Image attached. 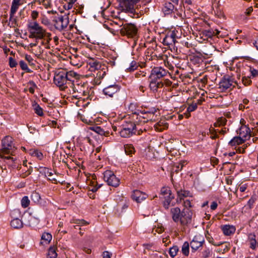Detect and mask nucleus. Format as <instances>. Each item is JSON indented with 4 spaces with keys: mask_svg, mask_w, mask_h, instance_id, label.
Returning a JSON list of instances; mask_svg holds the SVG:
<instances>
[{
    "mask_svg": "<svg viewBox=\"0 0 258 258\" xmlns=\"http://www.w3.org/2000/svg\"><path fill=\"white\" fill-rule=\"evenodd\" d=\"M140 0H118L119 7L125 12L133 13L135 11V6Z\"/></svg>",
    "mask_w": 258,
    "mask_h": 258,
    "instance_id": "nucleus-6",
    "label": "nucleus"
},
{
    "mask_svg": "<svg viewBox=\"0 0 258 258\" xmlns=\"http://www.w3.org/2000/svg\"><path fill=\"white\" fill-rule=\"evenodd\" d=\"M176 6H177L172 4L170 2H165L162 8V12L164 14V16L173 14H174V17L176 18V15L178 16H180L181 14L179 13Z\"/></svg>",
    "mask_w": 258,
    "mask_h": 258,
    "instance_id": "nucleus-10",
    "label": "nucleus"
},
{
    "mask_svg": "<svg viewBox=\"0 0 258 258\" xmlns=\"http://www.w3.org/2000/svg\"><path fill=\"white\" fill-rule=\"evenodd\" d=\"M134 114H137V116H139L137 117V118H139L140 121H143V122H147L149 120H155L156 117V115H152V112H150L149 114H148L145 113V112L143 111H140V113L135 112Z\"/></svg>",
    "mask_w": 258,
    "mask_h": 258,
    "instance_id": "nucleus-15",
    "label": "nucleus"
},
{
    "mask_svg": "<svg viewBox=\"0 0 258 258\" xmlns=\"http://www.w3.org/2000/svg\"><path fill=\"white\" fill-rule=\"evenodd\" d=\"M189 243L187 241H185L183 243L181 247V252L182 254L186 256L189 255Z\"/></svg>",
    "mask_w": 258,
    "mask_h": 258,
    "instance_id": "nucleus-32",
    "label": "nucleus"
},
{
    "mask_svg": "<svg viewBox=\"0 0 258 258\" xmlns=\"http://www.w3.org/2000/svg\"><path fill=\"white\" fill-rule=\"evenodd\" d=\"M136 131L132 130L131 128L122 127V128L119 132L120 135L122 138H128L133 134H136Z\"/></svg>",
    "mask_w": 258,
    "mask_h": 258,
    "instance_id": "nucleus-21",
    "label": "nucleus"
},
{
    "mask_svg": "<svg viewBox=\"0 0 258 258\" xmlns=\"http://www.w3.org/2000/svg\"><path fill=\"white\" fill-rule=\"evenodd\" d=\"M56 249V247H50L48 251L47 258H56L57 255Z\"/></svg>",
    "mask_w": 258,
    "mask_h": 258,
    "instance_id": "nucleus-34",
    "label": "nucleus"
},
{
    "mask_svg": "<svg viewBox=\"0 0 258 258\" xmlns=\"http://www.w3.org/2000/svg\"><path fill=\"white\" fill-rule=\"evenodd\" d=\"M177 195L176 202L177 203H181L185 198L192 197V194L190 191L182 189L177 191Z\"/></svg>",
    "mask_w": 258,
    "mask_h": 258,
    "instance_id": "nucleus-18",
    "label": "nucleus"
},
{
    "mask_svg": "<svg viewBox=\"0 0 258 258\" xmlns=\"http://www.w3.org/2000/svg\"><path fill=\"white\" fill-rule=\"evenodd\" d=\"M176 37L174 31L169 32L163 38L162 43L164 45L173 46L176 42Z\"/></svg>",
    "mask_w": 258,
    "mask_h": 258,
    "instance_id": "nucleus-14",
    "label": "nucleus"
},
{
    "mask_svg": "<svg viewBox=\"0 0 258 258\" xmlns=\"http://www.w3.org/2000/svg\"><path fill=\"white\" fill-rule=\"evenodd\" d=\"M233 83L237 84L232 77L229 76H224L219 83V89L221 92H225L227 89L231 88V87L232 88L235 87Z\"/></svg>",
    "mask_w": 258,
    "mask_h": 258,
    "instance_id": "nucleus-5",
    "label": "nucleus"
},
{
    "mask_svg": "<svg viewBox=\"0 0 258 258\" xmlns=\"http://www.w3.org/2000/svg\"><path fill=\"white\" fill-rule=\"evenodd\" d=\"M32 155L37 157L39 160H41L43 157L42 153L38 150H34L32 153Z\"/></svg>",
    "mask_w": 258,
    "mask_h": 258,
    "instance_id": "nucleus-53",
    "label": "nucleus"
},
{
    "mask_svg": "<svg viewBox=\"0 0 258 258\" xmlns=\"http://www.w3.org/2000/svg\"><path fill=\"white\" fill-rule=\"evenodd\" d=\"M91 130L94 131L98 134L101 136H104L107 137L109 135V131L108 130H105L99 126H94L90 127Z\"/></svg>",
    "mask_w": 258,
    "mask_h": 258,
    "instance_id": "nucleus-22",
    "label": "nucleus"
},
{
    "mask_svg": "<svg viewBox=\"0 0 258 258\" xmlns=\"http://www.w3.org/2000/svg\"><path fill=\"white\" fill-rule=\"evenodd\" d=\"M21 206L23 208H26L30 205V200L27 196H24L21 201Z\"/></svg>",
    "mask_w": 258,
    "mask_h": 258,
    "instance_id": "nucleus-41",
    "label": "nucleus"
},
{
    "mask_svg": "<svg viewBox=\"0 0 258 258\" xmlns=\"http://www.w3.org/2000/svg\"><path fill=\"white\" fill-rule=\"evenodd\" d=\"M69 87L73 89V93H78L83 95H86V91L83 89L84 85L80 86L79 84H77L76 86L74 83H69Z\"/></svg>",
    "mask_w": 258,
    "mask_h": 258,
    "instance_id": "nucleus-20",
    "label": "nucleus"
},
{
    "mask_svg": "<svg viewBox=\"0 0 258 258\" xmlns=\"http://www.w3.org/2000/svg\"><path fill=\"white\" fill-rule=\"evenodd\" d=\"M104 179L108 185L117 187L120 183V180L111 170H106L104 172Z\"/></svg>",
    "mask_w": 258,
    "mask_h": 258,
    "instance_id": "nucleus-8",
    "label": "nucleus"
},
{
    "mask_svg": "<svg viewBox=\"0 0 258 258\" xmlns=\"http://www.w3.org/2000/svg\"><path fill=\"white\" fill-rule=\"evenodd\" d=\"M219 33V32L218 30H217V32L215 33L212 29L206 30L203 32L204 35L209 38H211L212 36L218 34Z\"/></svg>",
    "mask_w": 258,
    "mask_h": 258,
    "instance_id": "nucleus-39",
    "label": "nucleus"
},
{
    "mask_svg": "<svg viewBox=\"0 0 258 258\" xmlns=\"http://www.w3.org/2000/svg\"><path fill=\"white\" fill-rule=\"evenodd\" d=\"M147 197V195L139 190H135L132 195V199L137 203H141L145 200Z\"/></svg>",
    "mask_w": 258,
    "mask_h": 258,
    "instance_id": "nucleus-19",
    "label": "nucleus"
},
{
    "mask_svg": "<svg viewBox=\"0 0 258 258\" xmlns=\"http://www.w3.org/2000/svg\"><path fill=\"white\" fill-rule=\"evenodd\" d=\"M25 59L28 62L29 64L31 66H35V61L34 60L33 58L31 55L26 54L25 56Z\"/></svg>",
    "mask_w": 258,
    "mask_h": 258,
    "instance_id": "nucleus-48",
    "label": "nucleus"
},
{
    "mask_svg": "<svg viewBox=\"0 0 258 258\" xmlns=\"http://www.w3.org/2000/svg\"><path fill=\"white\" fill-rule=\"evenodd\" d=\"M106 75V73L105 71H99L98 72V73H97V76H96V83L97 82V80L98 79H102L103 78V77H104V76H105Z\"/></svg>",
    "mask_w": 258,
    "mask_h": 258,
    "instance_id": "nucleus-56",
    "label": "nucleus"
},
{
    "mask_svg": "<svg viewBox=\"0 0 258 258\" xmlns=\"http://www.w3.org/2000/svg\"><path fill=\"white\" fill-rule=\"evenodd\" d=\"M222 230L225 235H230L233 234L235 231V228L234 226L230 225H225L222 226Z\"/></svg>",
    "mask_w": 258,
    "mask_h": 258,
    "instance_id": "nucleus-23",
    "label": "nucleus"
},
{
    "mask_svg": "<svg viewBox=\"0 0 258 258\" xmlns=\"http://www.w3.org/2000/svg\"><path fill=\"white\" fill-rule=\"evenodd\" d=\"M11 225L15 229H19L23 227V222L19 218H14L11 222Z\"/></svg>",
    "mask_w": 258,
    "mask_h": 258,
    "instance_id": "nucleus-29",
    "label": "nucleus"
},
{
    "mask_svg": "<svg viewBox=\"0 0 258 258\" xmlns=\"http://www.w3.org/2000/svg\"><path fill=\"white\" fill-rule=\"evenodd\" d=\"M164 228L162 226L161 227H158L155 229H154L153 230H155L156 232H157L158 233H162L164 231Z\"/></svg>",
    "mask_w": 258,
    "mask_h": 258,
    "instance_id": "nucleus-63",
    "label": "nucleus"
},
{
    "mask_svg": "<svg viewBox=\"0 0 258 258\" xmlns=\"http://www.w3.org/2000/svg\"><path fill=\"white\" fill-rule=\"evenodd\" d=\"M255 235L252 233H250L248 235V241H253L254 240H255Z\"/></svg>",
    "mask_w": 258,
    "mask_h": 258,
    "instance_id": "nucleus-64",
    "label": "nucleus"
},
{
    "mask_svg": "<svg viewBox=\"0 0 258 258\" xmlns=\"http://www.w3.org/2000/svg\"><path fill=\"white\" fill-rule=\"evenodd\" d=\"M19 65L22 70L25 71L27 73H32V71L29 69L27 64L23 60H21L19 62Z\"/></svg>",
    "mask_w": 258,
    "mask_h": 258,
    "instance_id": "nucleus-40",
    "label": "nucleus"
},
{
    "mask_svg": "<svg viewBox=\"0 0 258 258\" xmlns=\"http://www.w3.org/2000/svg\"><path fill=\"white\" fill-rule=\"evenodd\" d=\"M138 67V65L137 62L135 61H132L130 63V67L126 68V71L127 72H132L136 70Z\"/></svg>",
    "mask_w": 258,
    "mask_h": 258,
    "instance_id": "nucleus-43",
    "label": "nucleus"
},
{
    "mask_svg": "<svg viewBox=\"0 0 258 258\" xmlns=\"http://www.w3.org/2000/svg\"><path fill=\"white\" fill-rule=\"evenodd\" d=\"M124 151L126 155L131 156L135 152V149L132 144H126L124 146Z\"/></svg>",
    "mask_w": 258,
    "mask_h": 258,
    "instance_id": "nucleus-31",
    "label": "nucleus"
},
{
    "mask_svg": "<svg viewBox=\"0 0 258 258\" xmlns=\"http://www.w3.org/2000/svg\"><path fill=\"white\" fill-rule=\"evenodd\" d=\"M120 32L122 35H126L128 37L133 38L137 35L138 29L134 24H125L120 29Z\"/></svg>",
    "mask_w": 258,
    "mask_h": 258,
    "instance_id": "nucleus-7",
    "label": "nucleus"
},
{
    "mask_svg": "<svg viewBox=\"0 0 258 258\" xmlns=\"http://www.w3.org/2000/svg\"><path fill=\"white\" fill-rule=\"evenodd\" d=\"M128 207V203L126 199L122 198L120 202L117 203V209L121 210V212H123L124 210L126 209Z\"/></svg>",
    "mask_w": 258,
    "mask_h": 258,
    "instance_id": "nucleus-27",
    "label": "nucleus"
},
{
    "mask_svg": "<svg viewBox=\"0 0 258 258\" xmlns=\"http://www.w3.org/2000/svg\"><path fill=\"white\" fill-rule=\"evenodd\" d=\"M15 148L13 143V139L11 136H6L2 140V151L5 154H10L13 155L15 151Z\"/></svg>",
    "mask_w": 258,
    "mask_h": 258,
    "instance_id": "nucleus-4",
    "label": "nucleus"
},
{
    "mask_svg": "<svg viewBox=\"0 0 258 258\" xmlns=\"http://www.w3.org/2000/svg\"><path fill=\"white\" fill-rule=\"evenodd\" d=\"M21 0H13L10 14V23H11V27H15L16 26H18L17 24V17H15V14L18 10L20 4Z\"/></svg>",
    "mask_w": 258,
    "mask_h": 258,
    "instance_id": "nucleus-11",
    "label": "nucleus"
},
{
    "mask_svg": "<svg viewBox=\"0 0 258 258\" xmlns=\"http://www.w3.org/2000/svg\"><path fill=\"white\" fill-rule=\"evenodd\" d=\"M171 194V191L168 187H163L161 189L160 197Z\"/></svg>",
    "mask_w": 258,
    "mask_h": 258,
    "instance_id": "nucleus-49",
    "label": "nucleus"
},
{
    "mask_svg": "<svg viewBox=\"0 0 258 258\" xmlns=\"http://www.w3.org/2000/svg\"><path fill=\"white\" fill-rule=\"evenodd\" d=\"M123 126L124 127L131 128L132 130H134L136 132V125L134 122H126L125 124L123 125Z\"/></svg>",
    "mask_w": 258,
    "mask_h": 258,
    "instance_id": "nucleus-45",
    "label": "nucleus"
},
{
    "mask_svg": "<svg viewBox=\"0 0 258 258\" xmlns=\"http://www.w3.org/2000/svg\"><path fill=\"white\" fill-rule=\"evenodd\" d=\"M54 26L56 29L59 31L64 30L69 23V17L66 15H57L53 19Z\"/></svg>",
    "mask_w": 258,
    "mask_h": 258,
    "instance_id": "nucleus-3",
    "label": "nucleus"
},
{
    "mask_svg": "<svg viewBox=\"0 0 258 258\" xmlns=\"http://www.w3.org/2000/svg\"><path fill=\"white\" fill-rule=\"evenodd\" d=\"M120 87L119 86L114 84L109 85L103 90V93L111 97H115L117 101L120 100L123 98V96L120 92Z\"/></svg>",
    "mask_w": 258,
    "mask_h": 258,
    "instance_id": "nucleus-2",
    "label": "nucleus"
},
{
    "mask_svg": "<svg viewBox=\"0 0 258 258\" xmlns=\"http://www.w3.org/2000/svg\"><path fill=\"white\" fill-rule=\"evenodd\" d=\"M29 29H32L33 33L36 36V39H42L45 35L49 36V34H46V31L43 29L38 23L35 22L31 23L28 26Z\"/></svg>",
    "mask_w": 258,
    "mask_h": 258,
    "instance_id": "nucleus-9",
    "label": "nucleus"
},
{
    "mask_svg": "<svg viewBox=\"0 0 258 258\" xmlns=\"http://www.w3.org/2000/svg\"><path fill=\"white\" fill-rule=\"evenodd\" d=\"M150 80L151 81L149 85L150 88L153 92H156V85L158 84H157V80L153 79Z\"/></svg>",
    "mask_w": 258,
    "mask_h": 258,
    "instance_id": "nucleus-46",
    "label": "nucleus"
},
{
    "mask_svg": "<svg viewBox=\"0 0 258 258\" xmlns=\"http://www.w3.org/2000/svg\"><path fill=\"white\" fill-rule=\"evenodd\" d=\"M89 65L90 66V69H91V71L97 70L101 67V64L99 62L94 60L89 62Z\"/></svg>",
    "mask_w": 258,
    "mask_h": 258,
    "instance_id": "nucleus-35",
    "label": "nucleus"
},
{
    "mask_svg": "<svg viewBox=\"0 0 258 258\" xmlns=\"http://www.w3.org/2000/svg\"><path fill=\"white\" fill-rule=\"evenodd\" d=\"M34 110L35 112L39 116H42L43 115V109L38 104H36Z\"/></svg>",
    "mask_w": 258,
    "mask_h": 258,
    "instance_id": "nucleus-47",
    "label": "nucleus"
},
{
    "mask_svg": "<svg viewBox=\"0 0 258 258\" xmlns=\"http://www.w3.org/2000/svg\"><path fill=\"white\" fill-rule=\"evenodd\" d=\"M38 16V12L36 11H33L31 13V17L33 20H35Z\"/></svg>",
    "mask_w": 258,
    "mask_h": 258,
    "instance_id": "nucleus-62",
    "label": "nucleus"
},
{
    "mask_svg": "<svg viewBox=\"0 0 258 258\" xmlns=\"http://www.w3.org/2000/svg\"><path fill=\"white\" fill-rule=\"evenodd\" d=\"M198 107L197 103H192L190 104L187 108L186 111L187 113H185L187 117H188L190 116V112L195 111Z\"/></svg>",
    "mask_w": 258,
    "mask_h": 258,
    "instance_id": "nucleus-36",
    "label": "nucleus"
},
{
    "mask_svg": "<svg viewBox=\"0 0 258 258\" xmlns=\"http://www.w3.org/2000/svg\"><path fill=\"white\" fill-rule=\"evenodd\" d=\"M243 84L245 86L250 85L251 83V81L249 77H243L242 79Z\"/></svg>",
    "mask_w": 258,
    "mask_h": 258,
    "instance_id": "nucleus-51",
    "label": "nucleus"
},
{
    "mask_svg": "<svg viewBox=\"0 0 258 258\" xmlns=\"http://www.w3.org/2000/svg\"><path fill=\"white\" fill-rule=\"evenodd\" d=\"M67 76L64 75V71H61L55 74L54 77V83L59 87H63L67 84Z\"/></svg>",
    "mask_w": 258,
    "mask_h": 258,
    "instance_id": "nucleus-13",
    "label": "nucleus"
},
{
    "mask_svg": "<svg viewBox=\"0 0 258 258\" xmlns=\"http://www.w3.org/2000/svg\"><path fill=\"white\" fill-rule=\"evenodd\" d=\"M112 253L108 251H104L103 252V258H111Z\"/></svg>",
    "mask_w": 258,
    "mask_h": 258,
    "instance_id": "nucleus-61",
    "label": "nucleus"
},
{
    "mask_svg": "<svg viewBox=\"0 0 258 258\" xmlns=\"http://www.w3.org/2000/svg\"><path fill=\"white\" fill-rule=\"evenodd\" d=\"M31 200L35 203H38L40 200V196L36 192H32L31 196Z\"/></svg>",
    "mask_w": 258,
    "mask_h": 258,
    "instance_id": "nucleus-44",
    "label": "nucleus"
},
{
    "mask_svg": "<svg viewBox=\"0 0 258 258\" xmlns=\"http://www.w3.org/2000/svg\"><path fill=\"white\" fill-rule=\"evenodd\" d=\"M249 71L251 76L255 77L258 76V70H256L251 67H250Z\"/></svg>",
    "mask_w": 258,
    "mask_h": 258,
    "instance_id": "nucleus-59",
    "label": "nucleus"
},
{
    "mask_svg": "<svg viewBox=\"0 0 258 258\" xmlns=\"http://www.w3.org/2000/svg\"><path fill=\"white\" fill-rule=\"evenodd\" d=\"M71 223L75 224V228L77 227H80L89 224V223L83 219H73L71 221Z\"/></svg>",
    "mask_w": 258,
    "mask_h": 258,
    "instance_id": "nucleus-30",
    "label": "nucleus"
},
{
    "mask_svg": "<svg viewBox=\"0 0 258 258\" xmlns=\"http://www.w3.org/2000/svg\"><path fill=\"white\" fill-rule=\"evenodd\" d=\"M168 73V71L162 67H154L151 70L149 78L150 79L158 80L166 76Z\"/></svg>",
    "mask_w": 258,
    "mask_h": 258,
    "instance_id": "nucleus-12",
    "label": "nucleus"
},
{
    "mask_svg": "<svg viewBox=\"0 0 258 258\" xmlns=\"http://www.w3.org/2000/svg\"><path fill=\"white\" fill-rule=\"evenodd\" d=\"M17 64L16 61L12 57H9V65L11 68H14Z\"/></svg>",
    "mask_w": 258,
    "mask_h": 258,
    "instance_id": "nucleus-57",
    "label": "nucleus"
},
{
    "mask_svg": "<svg viewBox=\"0 0 258 258\" xmlns=\"http://www.w3.org/2000/svg\"><path fill=\"white\" fill-rule=\"evenodd\" d=\"M249 247L250 248H251L252 249H255L256 247V245H257V242L256 241V240H254L253 241H249Z\"/></svg>",
    "mask_w": 258,
    "mask_h": 258,
    "instance_id": "nucleus-60",
    "label": "nucleus"
},
{
    "mask_svg": "<svg viewBox=\"0 0 258 258\" xmlns=\"http://www.w3.org/2000/svg\"><path fill=\"white\" fill-rule=\"evenodd\" d=\"M218 122L220 126H223L226 124L227 119L225 117H220L218 119Z\"/></svg>",
    "mask_w": 258,
    "mask_h": 258,
    "instance_id": "nucleus-58",
    "label": "nucleus"
},
{
    "mask_svg": "<svg viewBox=\"0 0 258 258\" xmlns=\"http://www.w3.org/2000/svg\"><path fill=\"white\" fill-rule=\"evenodd\" d=\"M179 251V248L177 245H174L172 247L170 248L169 253L171 257H174L175 256L177 252Z\"/></svg>",
    "mask_w": 258,
    "mask_h": 258,
    "instance_id": "nucleus-37",
    "label": "nucleus"
},
{
    "mask_svg": "<svg viewBox=\"0 0 258 258\" xmlns=\"http://www.w3.org/2000/svg\"><path fill=\"white\" fill-rule=\"evenodd\" d=\"M170 215L175 223L186 226L191 222L192 213L189 209L181 210L178 207H174L170 209Z\"/></svg>",
    "mask_w": 258,
    "mask_h": 258,
    "instance_id": "nucleus-1",
    "label": "nucleus"
},
{
    "mask_svg": "<svg viewBox=\"0 0 258 258\" xmlns=\"http://www.w3.org/2000/svg\"><path fill=\"white\" fill-rule=\"evenodd\" d=\"M205 241L203 239H201L197 236H195L190 242V246L192 252H195L200 247H202Z\"/></svg>",
    "mask_w": 258,
    "mask_h": 258,
    "instance_id": "nucleus-17",
    "label": "nucleus"
},
{
    "mask_svg": "<svg viewBox=\"0 0 258 258\" xmlns=\"http://www.w3.org/2000/svg\"><path fill=\"white\" fill-rule=\"evenodd\" d=\"M42 172L46 177H48V179L49 180L51 181L53 183L57 182V180L53 177V174L50 169L44 167L43 169Z\"/></svg>",
    "mask_w": 258,
    "mask_h": 258,
    "instance_id": "nucleus-25",
    "label": "nucleus"
},
{
    "mask_svg": "<svg viewBox=\"0 0 258 258\" xmlns=\"http://www.w3.org/2000/svg\"><path fill=\"white\" fill-rule=\"evenodd\" d=\"M46 34H49V35L47 36V35L45 36V37L43 38L44 39V41L42 42V44L43 45H48L50 41L51 40V38H50L51 34L50 33H47L46 32Z\"/></svg>",
    "mask_w": 258,
    "mask_h": 258,
    "instance_id": "nucleus-50",
    "label": "nucleus"
},
{
    "mask_svg": "<svg viewBox=\"0 0 258 258\" xmlns=\"http://www.w3.org/2000/svg\"><path fill=\"white\" fill-rule=\"evenodd\" d=\"M183 206L184 207V209H189V208L192 207L191 201L189 199L184 200Z\"/></svg>",
    "mask_w": 258,
    "mask_h": 258,
    "instance_id": "nucleus-55",
    "label": "nucleus"
},
{
    "mask_svg": "<svg viewBox=\"0 0 258 258\" xmlns=\"http://www.w3.org/2000/svg\"><path fill=\"white\" fill-rule=\"evenodd\" d=\"M174 199V196L172 195L170 197H168L167 199H166L163 202V207L165 209H168L169 206L171 204V201Z\"/></svg>",
    "mask_w": 258,
    "mask_h": 258,
    "instance_id": "nucleus-38",
    "label": "nucleus"
},
{
    "mask_svg": "<svg viewBox=\"0 0 258 258\" xmlns=\"http://www.w3.org/2000/svg\"><path fill=\"white\" fill-rule=\"evenodd\" d=\"M168 127V124L165 120H161L154 125L155 130L158 132H162Z\"/></svg>",
    "mask_w": 258,
    "mask_h": 258,
    "instance_id": "nucleus-24",
    "label": "nucleus"
},
{
    "mask_svg": "<svg viewBox=\"0 0 258 258\" xmlns=\"http://www.w3.org/2000/svg\"><path fill=\"white\" fill-rule=\"evenodd\" d=\"M143 111L145 112V113L149 114L150 112H152V115H155V113L157 112V109H156L155 107H152L151 108L146 109V110L144 109Z\"/></svg>",
    "mask_w": 258,
    "mask_h": 258,
    "instance_id": "nucleus-54",
    "label": "nucleus"
},
{
    "mask_svg": "<svg viewBox=\"0 0 258 258\" xmlns=\"http://www.w3.org/2000/svg\"><path fill=\"white\" fill-rule=\"evenodd\" d=\"M52 239V235L49 233H44L41 236V241L40 243L42 244L45 242V244H48Z\"/></svg>",
    "mask_w": 258,
    "mask_h": 258,
    "instance_id": "nucleus-33",
    "label": "nucleus"
},
{
    "mask_svg": "<svg viewBox=\"0 0 258 258\" xmlns=\"http://www.w3.org/2000/svg\"><path fill=\"white\" fill-rule=\"evenodd\" d=\"M64 75L67 76L66 79L68 83V85L69 86V83H74V78L77 75V74L73 71L67 72L64 71Z\"/></svg>",
    "mask_w": 258,
    "mask_h": 258,
    "instance_id": "nucleus-28",
    "label": "nucleus"
},
{
    "mask_svg": "<svg viewBox=\"0 0 258 258\" xmlns=\"http://www.w3.org/2000/svg\"><path fill=\"white\" fill-rule=\"evenodd\" d=\"M237 133L239 135V137L244 141L249 139L251 136L250 130L246 125H242Z\"/></svg>",
    "mask_w": 258,
    "mask_h": 258,
    "instance_id": "nucleus-16",
    "label": "nucleus"
},
{
    "mask_svg": "<svg viewBox=\"0 0 258 258\" xmlns=\"http://www.w3.org/2000/svg\"><path fill=\"white\" fill-rule=\"evenodd\" d=\"M245 141L241 139L239 136L234 137L232 140H231L228 144L231 146H235L239 145L243 143Z\"/></svg>",
    "mask_w": 258,
    "mask_h": 258,
    "instance_id": "nucleus-26",
    "label": "nucleus"
},
{
    "mask_svg": "<svg viewBox=\"0 0 258 258\" xmlns=\"http://www.w3.org/2000/svg\"><path fill=\"white\" fill-rule=\"evenodd\" d=\"M256 201V198L255 196H252L247 202V205L249 209H251L253 207V205Z\"/></svg>",
    "mask_w": 258,
    "mask_h": 258,
    "instance_id": "nucleus-52",
    "label": "nucleus"
},
{
    "mask_svg": "<svg viewBox=\"0 0 258 258\" xmlns=\"http://www.w3.org/2000/svg\"><path fill=\"white\" fill-rule=\"evenodd\" d=\"M38 3L39 4H42L46 8L50 7V4L48 0H34L32 4Z\"/></svg>",
    "mask_w": 258,
    "mask_h": 258,
    "instance_id": "nucleus-42",
    "label": "nucleus"
}]
</instances>
